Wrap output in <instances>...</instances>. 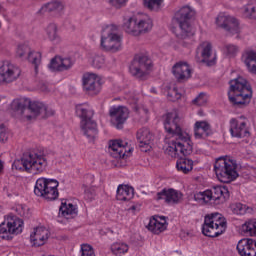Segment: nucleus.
<instances>
[{"mask_svg":"<svg viewBox=\"0 0 256 256\" xmlns=\"http://www.w3.org/2000/svg\"><path fill=\"white\" fill-rule=\"evenodd\" d=\"M181 118L179 112L173 110L164 116V129L168 135L164 139L163 151L168 157L176 159L179 155H191L193 142L191 135L179 126Z\"/></svg>","mask_w":256,"mask_h":256,"instance_id":"1","label":"nucleus"},{"mask_svg":"<svg viewBox=\"0 0 256 256\" xmlns=\"http://www.w3.org/2000/svg\"><path fill=\"white\" fill-rule=\"evenodd\" d=\"M3 111L9 112L10 115L18 119H26V121H31L37 117L45 119L53 115V111L49 110L45 103L31 101L25 97L14 99L11 104H4Z\"/></svg>","mask_w":256,"mask_h":256,"instance_id":"2","label":"nucleus"},{"mask_svg":"<svg viewBox=\"0 0 256 256\" xmlns=\"http://www.w3.org/2000/svg\"><path fill=\"white\" fill-rule=\"evenodd\" d=\"M195 17V10L190 6H183L176 11L170 31L178 37V39H187L195 35V28L189 23V19Z\"/></svg>","mask_w":256,"mask_h":256,"instance_id":"3","label":"nucleus"},{"mask_svg":"<svg viewBox=\"0 0 256 256\" xmlns=\"http://www.w3.org/2000/svg\"><path fill=\"white\" fill-rule=\"evenodd\" d=\"M49 167V159L44 154L33 153L23 156L20 160H15L12 164V169L16 171H27L39 175Z\"/></svg>","mask_w":256,"mask_h":256,"instance_id":"4","label":"nucleus"},{"mask_svg":"<svg viewBox=\"0 0 256 256\" xmlns=\"http://www.w3.org/2000/svg\"><path fill=\"white\" fill-rule=\"evenodd\" d=\"M213 171L220 183H233L239 178L237 161L231 156H220L215 159Z\"/></svg>","mask_w":256,"mask_h":256,"instance_id":"5","label":"nucleus"},{"mask_svg":"<svg viewBox=\"0 0 256 256\" xmlns=\"http://www.w3.org/2000/svg\"><path fill=\"white\" fill-rule=\"evenodd\" d=\"M228 97L233 105H248V103H251L253 90L245 78L238 76L230 81Z\"/></svg>","mask_w":256,"mask_h":256,"instance_id":"6","label":"nucleus"},{"mask_svg":"<svg viewBox=\"0 0 256 256\" xmlns=\"http://www.w3.org/2000/svg\"><path fill=\"white\" fill-rule=\"evenodd\" d=\"M119 27L115 24H106L100 33V47L103 51L119 53L123 49V36L119 34Z\"/></svg>","mask_w":256,"mask_h":256,"instance_id":"7","label":"nucleus"},{"mask_svg":"<svg viewBox=\"0 0 256 256\" xmlns=\"http://www.w3.org/2000/svg\"><path fill=\"white\" fill-rule=\"evenodd\" d=\"M123 29L132 37H139L143 33H149L153 29V20L147 15H133L123 20Z\"/></svg>","mask_w":256,"mask_h":256,"instance_id":"8","label":"nucleus"},{"mask_svg":"<svg viewBox=\"0 0 256 256\" xmlns=\"http://www.w3.org/2000/svg\"><path fill=\"white\" fill-rule=\"evenodd\" d=\"M227 231V219L221 213H211L205 216L202 233L206 237H220Z\"/></svg>","mask_w":256,"mask_h":256,"instance_id":"9","label":"nucleus"},{"mask_svg":"<svg viewBox=\"0 0 256 256\" xmlns=\"http://www.w3.org/2000/svg\"><path fill=\"white\" fill-rule=\"evenodd\" d=\"M34 194L46 201L59 199V181L45 177L38 178L35 182Z\"/></svg>","mask_w":256,"mask_h":256,"instance_id":"10","label":"nucleus"},{"mask_svg":"<svg viewBox=\"0 0 256 256\" xmlns=\"http://www.w3.org/2000/svg\"><path fill=\"white\" fill-rule=\"evenodd\" d=\"M23 229H25V221L15 215H9L0 224V239L13 241L17 235L23 233Z\"/></svg>","mask_w":256,"mask_h":256,"instance_id":"11","label":"nucleus"},{"mask_svg":"<svg viewBox=\"0 0 256 256\" xmlns=\"http://www.w3.org/2000/svg\"><path fill=\"white\" fill-rule=\"evenodd\" d=\"M76 115L81 119V129L86 137L93 139L97 136V123L93 121V110L87 103L76 105Z\"/></svg>","mask_w":256,"mask_h":256,"instance_id":"12","label":"nucleus"},{"mask_svg":"<svg viewBox=\"0 0 256 256\" xmlns=\"http://www.w3.org/2000/svg\"><path fill=\"white\" fill-rule=\"evenodd\" d=\"M215 23L217 27H221V29L227 31L230 35H239L241 33L239 20L226 12H220L215 19Z\"/></svg>","mask_w":256,"mask_h":256,"instance_id":"13","label":"nucleus"},{"mask_svg":"<svg viewBox=\"0 0 256 256\" xmlns=\"http://www.w3.org/2000/svg\"><path fill=\"white\" fill-rule=\"evenodd\" d=\"M21 75V69L9 60L0 61V83H13Z\"/></svg>","mask_w":256,"mask_h":256,"instance_id":"14","label":"nucleus"},{"mask_svg":"<svg viewBox=\"0 0 256 256\" xmlns=\"http://www.w3.org/2000/svg\"><path fill=\"white\" fill-rule=\"evenodd\" d=\"M108 151L114 159H127V157H131L133 148L129 147L127 141L116 139L109 141Z\"/></svg>","mask_w":256,"mask_h":256,"instance_id":"15","label":"nucleus"},{"mask_svg":"<svg viewBox=\"0 0 256 256\" xmlns=\"http://www.w3.org/2000/svg\"><path fill=\"white\" fill-rule=\"evenodd\" d=\"M151 69V59L145 54H138L135 56L129 66V71L134 77L141 79L146 71Z\"/></svg>","mask_w":256,"mask_h":256,"instance_id":"16","label":"nucleus"},{"mask_svg":"<svg viewBox=\"0 0 256 256\" xmlns=\"http://www.w3.org/2000/svg\"><path fill=\"white\" fill-rule=\"evenodd\" d=\"M249 121L244 116L230 119V135L237 139H243V137H249L251 132L249 131Z\"/></svg>","mask_w":256,"mask_h":256,"instance_id":"17","label":"nucleus"},{"mask_svg":"<svg viewBox=\"0 0 256 256\" xmlns=\"http://www.w3.org/2000/svg\"><path fill=\"white\" fill-rule=\"evenodd\" d=\"M82 85L89 95H99L101 93V76L87 72L82 77Z\"/></svg>","mask_w":256,"mask_h":256,"instance_id":"18","label":"nucleus"},{"mask_svg":"<svg viewBox=\"0 0 256 256\" xmlns=\"http://www.w3.org/2000/svg\"><path fill=\"white\" fill-rule=\"evenodd\" d=\"M110 123L116 129H123L125 121L129 119V108L125 106H112L110 108Z\"/></svg>","mask_w":256,"mask_h":256,"instance_id":"19","label":"nucleus"},{"mask_svg":"<svg viewBox=\"0 0 256 256\" xmlns=\"http://www.w3.org/2000/svg\"><path fill=\"white\" fill-rule=\"evenodd\" d=\"M169 227V222L167 217L162 215H154L149 218V221L146 225V229L152 233V235H161L165 233Z\"/></svg>","mask_w":256,"mask_h":256,"instance_id":"20","label":"nucleus"},{"mask_svg":"<svg viewBox=\"0 0 256 256\" xmlns=\"http://www.w3.org/2000/svg\"><path fill=\"white\" fill-rule=\"evenodd\" d=\"M49 237H51V232L49 229L38 226L33 228L30 232L29 241L32 247H43L47 241H49Z\"/></svg>","mask_w":256,"mask_h":256,"instance_id":"21","label":"nucleus"},{"mask_svg":"<svg viewBox=\"0 0 256 256\" xmlns=\"http://www.w3.org/2000/svg\"><path fill=\"white\" fill-rule=\"evenodd\" d=\"M196 57L202 63H206L209 67L215 65V57L213 56V46L211 42L204 41L200 43L196 49Z\"/></svg>","mask_w":256,"mask_h":256,"instance_id":"22","label":"nucleus"},{"mask_svg":"<svg viewBox=\"0 0 256 256\" xmlns=\"http://www.w3.org/2000/svg\"><path fill=\"white\" fill-rule=\"evenodd\" d=\"M79 213V208L77 204L73 203L71 200L62 199L58 211V219H75Z\"/></svg>","mask_w":256,"mask_h":256,"instance_id":"23","label":"nucleus"},{"mask_svg":"<svg viewBox=\"0 0 256 256\" xmlns=\"http://www.w3.org/2000/svg\"><path fill=\"white\" fill-rule=\"evenodd\" d=\"M155 199L156 201H164L170 205H175L183 199V194L179 192V190L164 188L162 191L156 194Z\"/></svg>","mask_w":256,"mask_h":256,"instance_id":"24","label":"nucleus"},{"mask_svg":"<svg viewBox=\"0 0 256 256\" xmlns=\"http://www.w3.org/2000/svg\"><path fill=\"white\" fill-rule=\"evenodd\" d=\"M192 73L193 69L191 65L185 61H179L172 67V75H174L177 81H187V79H191Z\"/></svg>","mask_w":256,"mask_h":256,"instance_id":"25","label":"nucleus"},{"mask_svg":"<svg viewBox=\"0 0 256 256\" xmlns=\"http://www.w3.org/2000/svg\"><path fill=\"white\" fill-rule=\"evenodd\" d=\"M75 65V60L69 56H56L54 57L49 64V69L51 71H68Z\"/></svg>","mask_w":256,"mask_h":256,"instance_id":"26","label":"nucleus"},{"mask_svg":"<svg viewBox=\"0 0 256 256\" xmlns=\"http://www.w3.org/2000/svg\"><path fill=\"white\" fill-rule=\"evenodd\" d=\"M236 249L240 256H256V240L243 238L238 242Z\"/></svg>","mask_w":256,"mask_h":256,"instance_id":"27","label":"nucleus"},{"mask_svg":"<svg viewBox=\"0 0 256 256\" xmlns=\"http://www.w3.org/2000/svg\"><path fill=\"white\" fill-rule=\"evenodd\" d=\"M136 137L141 151L147 153V151L151 150V144L153 143V134H151V131H149V129L142 128L138 130Z\"/></svg>","mask_w":256,"mask_h":256,"instance_id":"28","label":"nucleus"},{"mask_svg":"<svg viewBox=\"0 0 256 256\" xmlns=\"http://www.w3.org/2000/svg\"><path fill=\"white\" fill-rule=\"evenodd\" d=\"M211 135V124L205 120L194 123L195 139H207Z\"/></svg>","mask_w":256,"mask_h":256,"instance_id":"29","label":"nucleus"},{"mask_svg":"<svg viewBox=\"0 0 256 256\" xmlns=\"http://www.w3.org/2000/svg\"><path fill=\"white\" fill-rule=\"evenodd\" d=\"M229 189L227 186H214L212 188V199L216 205H221L229 199Z\"/></svg>","mask_w":256,"mask_h":256,"instance_id":"30","label":"nucleus"},{"mask_svg":"<svg viewBox=\"0 0 256 256\" xmlns=\"http://www.w3.org/2000/svg\"><path fill=\"white\" fill-rule=\"evenodd\" d=\"M242 61L246 65L248 72L256 75V52L251 49L244 51Z\"/></svg>","mask_w":256,"mask_h":256,"instance_id":"31","label":"nucleus"},{"mask_svg":"<svg viewBox=\"0 0 256 256\" xmlns=\"http://www.w3.org/2000/svg\"><path fill=\"white\" fill-rule=\"evenodd\" d=\"M64 12L65 4L59 1L44 4L40 9V13H55V15H63Z\"/></svg>","mask_w":256,"mask_h":256,"instance_id":"32","label":"nucleus"},{"mask_svg":"<svg viewBox=\"0 0 256 256\" xmlns=\"http://www.w3.org/2000/svg\"><path fill=\"white\" fill-rule=\"evenodd\" d=\"M134 189L129 185L120 184L117 188L116 198L118 201H131L133 199Z\"/></svg>","mask_w":256,"mask_h":256,"instance_id":"33","label":"nucleus"},{"mask_svg":"<svg viewBox=\"0 0 256 256\" xmlns=\"http://www.w3.org/2000/svg\"><path fill=\"white\" fill-rule=\"evenodd\" d=\"M194 161L189 158H179L176 161V169L180 173H184V175H187L188 173H191L193 171L194 167Z\"/></svg>","mask_w":256,"mask_h":256,"instance_id":"34","label":"nucleus"},{"mask_svg":"<svg viewBox=\"0 0 256 256\" xmlns=\"http://www.w3.org/2000/svg\"><path fill=\"white\" fill-rule=\"evenodd\" d=\"M26 59L27 61H29V63H32V65H34L35 73L36 74L39 73V69H41V59H42L41 52L30 50Z\"/></svg>","mask_w":256,"mask_h":256,"instance_id":"35","label":"nucleus"},{"mask_svg":"<svg viewBox=\"0 0 256 256\" xmlns=\"http://www.w3.org/2000/svg\"><path fill=\"white\" fill-rule=\"evenodd\" d=\"M161 93L169 99V101H177L181 97V94L175 86L171 84H164V89L161 90Z\"/></svg>","mask_w":256,"mask_h":256,"instance_id":"36","label":"nucleus"},{"mask_svg":"<svg viewBox=\"0 0 256 256\" xmlns=\"http://www.w3.org/2000/svg\"><path fill=\"white\" fill-rule=\"evenodd\" d=\"M46 35L52 43H61V36H59V30L57 24L51 23L46 27Z\"/></svg>","mask_w":256,"mask_h":256,"instance_id":"37","label":"nucleus"},{"mask_svg":"<svg viewBox=\"0 0 256 256\" xmlns=\"http://www.w3.org/2000/svg\"><path fill=\"white\" fill-rule=\"evenodd\" d=\"M110 251L113 255L123 256L129 253V244L125 242H114L110 246Z\"/></svg>","mask_w":256,"mask_h":256,"instance_id":"38","label":"nucleus"},{"mask_svg":"<svg viewBox=\"0 0 256 256\" xmlns=\"http://www.w3.org/2000/svg\"><path fill=\"white\" fill-rule=\"evenodd\" d=\"M194 200L201 205L211 203L213 201V191L208 189L202 192H196L194 194Z\"/></svg>","mask_w":256,"mask_h":256,"instance_id":"39","label":"nucleus"},{"mask_svg":"<svg viewBox=\"0 0 256 256\" xmlns=\"http://www.w3.org/2000/svg\"><path fill=\"white\" fill-rule=\"evenodd\" d=\"M241 11L247 19H256V0H250Z\"/></svg>","mask_w":256,"mask_h":256,"instance_id":"40","label":"nucleus"},{"mask_svg":"<svg viewBox=\"0 0 256 256\" xmlns=\"http://www.w3.org/2000/svg\"><path fill=\"white\" fill-rule=\"evenodd\" d=\"M88 63H90V65L96 69H101V67L105 65V56L95 53L89 54Z\"/></svg>","mask_w":256,"mask_h":256,"instance_id":"41","label":"nucleus"},{"mask_svg":"<svg viewBox=\"0 0 256 256\" xmlns=\"http://www.w3.org/2000/svg\"><path fill=\"white\" fill-rule=\"evenodd\" d=\"M230 211L233 215H246L247 211H249V206L247 204H243L240 202H234L229 206Z\"/></svg>","mask_w":256,"mask_h":256,"instance_id":"42","label":"nucleus"},{"mask_svg":"<svg viewBox=\"0 0 256 256\" xmlns=\"http://www.w3.org/2000/svg\"><path fill=\"white\" fill-rule=\"evenodd\" d=\"M241 229L250 237H256V219L246 221L242 224Z\"/></svg>","mask_w":256,"mask_h":256,"instance_id":"43","label":"nucleus"},{"mask_svg":"<svg viewBox=\"0 0 256 256\" xmlns=\"http://www.w3.org/2000/svg\"><path fill=\"white\" fill-rule=\"evenodd\" d=\"M165 0H144V5L151 11H159L163 8Z\"/></svg>","mask_w":256,"mask_h":256,"instance_id":"44","label":"nucleus"},{"mask_svg":"<svg viewBox=\"0 0 256 256\" xmlns=\"http://www.w3.org/2000/svg\"><path fill=\"white\" fill-rule=\"evenodd\" d=\"M222 53H224L226 57H235V55L239 53V47L234 44H226L222 47Z\"/></svg>","mask_w":256,"mask_h":256,"instance_id":"45","label":"nucleus"},{"mask_svg":"<svg viewBox=\"0 0 256 256\" xmlns=\"http://www.w3.org/2000/svg\"><path fill=\"white\" fill-rule=\"evenodd\" d=\"M29 52H31V47L27 44H22L17 47L16 56L19 57V59H27Z\"/></svg>","mask_w":256,"mask_h":256,"instance_id":"46","label":"nucleus"},{"mask_svg":"<svg viewBox=\"0 0 256 256\" xmlns=\"http://www.w3.org/2000/svg\"><path fill=\"white\" fill-rule=\"evenodd\" d=\"M80 256H97L95 249L89 244H82L80 249Z\"/></svg>","mask_w":256,"mask_h":256,"instance_id":"47","label":"nucleus"},{"mask_svg":"<svg viewBox=\"0 0 256 256\" xmlns=\"http://www.w3.org/2000/svg\"><path fill=\"white\" fill-rule=\"evenodd\" d=\"M129 0H106V3H109L111 7H115L116 9H121V7H125Z\"/></svg>","mask_w":256,"mask_h":256,"instance_id":"48","label":"nucleus"},{"mask_svg":"<svg viewBox=\"0 0 256 256\" xmlns=\"http://www.w3.org/2000/svg\"><path fill=\"white\" fill-rule=\"evenodd\" d=\"M208 97H207V94L205 93H200L194 100H193V103L194 105H205V103H207L208 101Z\"/></svg>","mask_w":256,"mask_h":256,"instance_id":"49","label":"nucleus"},{"mask_svg":"<svg viewBox=\"0 0 256 256\" xmlns=\"http://www.w3.org/2000/svg\"><path fill=\"white\" fill-rule=\"evenodd\" d=\"M15 211L20 215V217H25V215L29 213V207L23 204H18L15 208Z\"/></svg>","mask_w":256,"mask_h":256,"instance_id":"50","label":"nucleus"},{"mask_svg":"<svg viewBox=\"0 0 256 256\" xmlns=\"http://www.w3.org/2000/svg\"><path fill=\"white\" fill-rule=\"evenodd\" d=\"M7 139H9V132L3 128L0 131V141L1 143H7Z\"/></svg>","mask_w":256,"mask_h":256,"instance_id":"51","label":"nucleus"},{"mask_svg":"<svg viewBox=\"0 0 256 256\" xmlns=\"http://www.w3.org/2000/svg\"><path fill=\"white\" fill-rule=\"evenodd\" d=\"M128 211H130V213H133V215L139 213V211H141V204L139 203L132 204L128 209Z\"/></svg>","mask_w":256,"mask_h":256,"instance_id":"52","label":"nucleus"},{"mask_svg":"<svg viewBox=\"0 0 256 256\" xmlns=\"http://www.w3.org/2000/svg\"><path fill=\"white\" fill-rule=\"evenodd\" d=\"M134 109L140 115H147V113H148V110L145 107H139L137 104H134Z\"/></svg>","mask_w":256,"mask_h":256,"instance_id":"53","label":"nucleus"},{"mask_svg":"<svg viewBox=\"0 0 256 256\" xmlns=\"http://www.w3.org/2000/svg\"><path fill=\"white\" fill-rule=\"evenodd\" d=\"M162 89H165V87L162 86V88H161L159 91L157 90V88L152 87V88L150 89V93H154L155 95H157V94H159V93H162V92H161Z\"/></svg>","mask_w":256,"mask_h":256,"instance_id":"54","label":"nucleus"},{"mask_svg":"<svg viewBox=\"0 0 256 256\" xmlns=\"http://www.w3.org/2000/svg\"><path fill=\"white\" fill-rule=\"evenodd\" d=\"M4 162L0 160V174L3 173Z\"/></svg>","mask_w":256,"mask_h":256,"instance_id":"55","label":"nucleus"},{"mask_svg":"<svg viewBox=\"0 0 256 256\" xmlns=\"http://www.w3.org/2000/svg\"><path fill=\"white\" fill-rule=\"evenodd\" d=\"M129 103H136L135 98H128Z\"/></svg>","mask_w":256,"mask_h":256,"instance_id":"56","label":"nucleus"},{"mask_svg":"<svg viewBox=\"0 0 256 256\" xmlns=\"http://www.w3.org/2000/svg\"><path fill=\"white\" fill-rule=\"evenodd\" d=\"M198 115H199L200 117H203V115H205V113H203L202 110H200V111H198Z\"/></svg>","mask_w":256,"mask_h":256,"instance_id":"57","label":"nucleus"},{"mask_svg":"<svg viewBox=\"0 0 256 256\" xmlns=\"http://www.w3.org/2000/svg\"><path fill=\"white\" fill-rule=\"evenodd\" d=\"M0 11H3V5L0 4Z\"/></svg>","mask_w":256,"mask_h":256,"instance_id":"58","label":"nucleus"},{"mask_svg":"<svg viewBox=\"0 0 256 256\" xmlns=\"http://www.w3.org/2000/svg\"><path fill=\"white\" fill-rule=\"evenodd\" d=\"M7 195H8V197H11V194H10V193H8Z\"/></svg>","mask_w":256,"mask_h":256,"instance_id":"59","label":"nucleus"},{"mask_svg":"<svg viewBox=\"0 0 256 256\" xmlns=\"http://www.w3.org/2000/svg\"><path fill=\"white\" fill-rule=\"evenodd\" d=\"M0 28H1V22H0Z\"/></svg>","mask_w":256,"mask_h":256,"instance_id":"60","label":"nucleus"}]
</instances>
